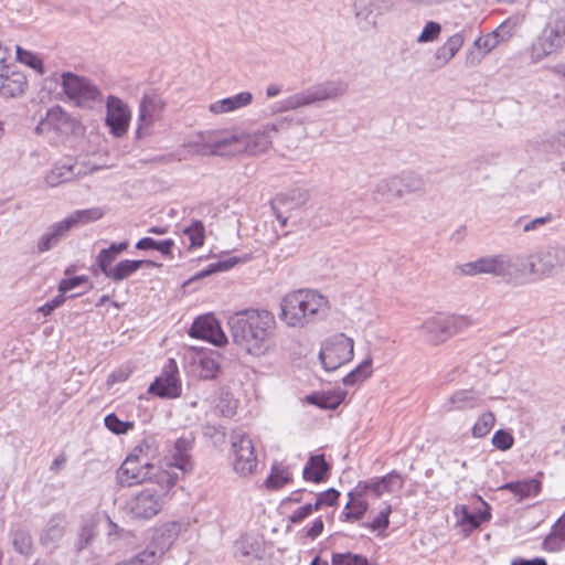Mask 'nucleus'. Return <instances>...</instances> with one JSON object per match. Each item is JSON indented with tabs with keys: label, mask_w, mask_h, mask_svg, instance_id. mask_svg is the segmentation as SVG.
<instances>
[{
	"label": "nucleus",
	"mask_w": 565,
	"mask_h": 565,
	"mask_svg": "<svg viewBox=\"0 0 565 565\" xmlns=\"http://www.w3.org/2000/svg\"><path fill=\"white\" fill-rule=\"evenodd\" d=\"M307 120V118L297 116H282L247 135L217 130L201 132L199 135L202 145L201 153L214 156L263 154L271 148L275 139L287 141L295 131L300 132L299 139L305 137L306 129L302 126Z\"/></svg>",
	"instance_id": "1"
},
{
	"label": "nucleus",
	"mask_w": 565,
	"mask_h": 565,
	"mask_svg": "<svg viewBox=\"0 0 565 565\" xmlns=\"http://www.w3.org/2000/svg\"><path fill=\"white\" fill-rule=\"evenodd\" d=\"M233 342L245 353L260 358L275 349V316L265 309H244L227 319Z\"/></svg>",
	"instance_id": "2"
},
{
	"label": "nucleus",
	"mask_w": 565,
	"mask_h": 565,
	"mask_svg": "<svg viewBox=\"0 0 565 565\" xmlns=\"http://www.w3.org/2000/svg\"><path fill=\"white\" fill-rule=\"evenodd\" d=\"M280 309L279 317L289 327H305L326 315L328 300L316 290L299 289L282 298Z\"/></svg>",
	"instance_id": "3"
},
{
	"label": "nucleus",
	"mask_w": 565,
	"mask_h": 565,
	"mask_svg": "<svg viewBox=\"0 0 565 565\" xmlns=\"http://www.w3.org/2000/svg\"><path fill=\"white\" fill-rule=\"evenodd\" d=\"M460 275L475 276L479 274H490L502 277L507 281L520 278L525 273V260L519 255H495L481 257L475 262H469L457 266Z\"/></svg>",
	"instance_id": "4"
},
{
	"label": "nucleus",
	"mask_w": 565,
	"mask_h": 565,
	"mask_svg": "<svg viewBox=\"0 0 565 565\" xmlns=\"http://www.w3.org/2000/svg\"><path fill=\"white\" fill-rule=\"evenodd\" d=\"M348 92V84L341 79L324 81L295 93L279 103L282 111L308 106L320 107L322 103L337 100Z\"/></svg>",
	"instance_id": "5"
},
{
	"label": "nucleus",
	"mask_w": 565,
	"mask_h": 565,
	"mask_svg": "<svg viewBox=\"0 0 565 565\" xmlns=\"http://www.w3.org/2000/svg\"><path fill=\"white\" fill-rule=\"evenodd\" d=\"M473 324L469 316L437 313L426 318L417 330L428 344L439 345Z\"/></svg>",
	"instance_id": "6"
},
{
	"label": "nucleus",
	"mask_w": 565,
	"mask_h": 565,
	"mask_svg": "<svg viewBox=\"0 0 565 565\" xmlns=\"http://www.w3.org/2000/svg\"><path fill=\"white\" fill-rule=\"evenodd\" d=\"M61 85L66 97L79 108L93 110L100 107L104 102L102 90L85 76L63 72Z\"/></svg>",
	"instance_id": "7"
},
{
	"label": "nucleus",
	"mask_w": 565,
	"mask_h": 565,
	"mask_svg": "<svg viewBox=\"0 0 565 565\" xmlns=\"http://www.w3.org/2000/svg\"><path fill=\"white\" fill-rule=\"evenodd\" d=\"M150 448L151 445L149 440H143L142 444L137 446L134 452L125 459L117 471V480L120 486L131 487L151 480L154 465L150 463L148 460V450H150Z\"/></svg>",
	"instance_id": "8"
},
{
	"label": "nucleus",
	"mask_w": 565,
	"mask_h": 565,
	"mask_svg": "<svg viewBox=\"0 0 565 565\" xmlns=\"http://www.w3.org/2000/svg\"><path fill=\"white\" fill-rule=\"evenodd\" d=\"M525 260V271L539 277H548L565 267V246L547 245L530 255Z\"/></svg>",
	"instance_id": "9"
},
{
	"label": "nucleus",
	"mask_w": 565,
	"mask_h": 565,
	"mask_svg": "<svg viewBox=\"0 0 565 565\" xmlns=\"http://www.w3.org/2000/svg\"><path fill=\"white\" fill-rule=\"evenodd\" d=\"M353 339L338 333L324 341L319 352V360L327 372L335 371L353 358Z\"/></svg>",
	"instance_id": "10"
},
{
	"label": "nucleus",
	"mask_w": 565,
	"mask_h": 565,
	"mask_svg": "<svg viewBox=\"0 0 565 565\" xmlns=\"http://www.w3.org/2000/svg\"><path fill=\"white\" fill-rule=\"evenodd\" d=\"M231 444L234 470L241 476L253 473L257 467V457L249 436L242 430H233Z\"/></svg>",
	"instance_id": "11"
},
{
	"label": "nucleus",
	"mask_w": 565,
	"mask_h": 565,
	"mask_svg": "<svg viewBox=\"0 0 565 565\" xmlns=\"http://www.w3.org/2000/svg\"><path fill=\"white\" fill-rule=\"evenodd\" d=\"M106 126L115 137H122L129 127L130 110L126 103L115 95H109L106 100Z\"/></svg>",
	"instance_id": "12"
},
{
	"label": "nucleus",
	"mask_w": 565,
	"mask_h": 565,
	"mask_svg": "<svg viewBox=\"0 0 565 565\" xmlns=\"http://www.w3.org/2000/svg\"><path fill=\"white\" fill-rule=\"evenodd\" d=\"M189 335L191 338L202 339L210 343L221 347L227 343V337L221 328L220 322L212 313H206L194 319Z\"/></svg>",
	"instance_id": "13"
},
{
	"label": "nucleus",
	"mask_w": 565,
	"mask_h": 565,
	"mask_svg": "<svg viewBox=\"0 0 565 565\" xmlns=\"http://www.w3.org/2000/svg\"><path fill=\"white\" fill-rule=\"evenodd\" d=\"M179 371L173 359H169L160 376L149 387L151 394L163 398H175L181 395V382L178 377Z\"/></svg>",
	"instance_id": "14"
},
{
	"label": "nucleus",
	"mask_w": 565,
	"mask_h": 565,
	"mask_svg": "<svg viewBox=\"0 0 565 565\" xmlns=\"http://www.w3.org/2000/svg\"><path fill=\"white\" fill-rule=\"evenodd\" d=\"M162 507V495L150 488L141 490L129 501V511L136 519H151Z\"/></svg>",
	"instance_id": "15"
},
{
	"label": "nucleus",
	"mask_w": 565,
	"mask_h": 565,
	"mask_svg": "<svg viewBox=\"0 0 565 565\" xmlns=\"http://www.w3.org/2000/svg\"><path fill=\"white\" fill-rule=\"evenodd\" d=\"M164 105L162 97L154 90L143 94L139 104L138 127L136 131L138 137L145 135V130L159 119Z\"/></svg>",
	"instance_id": "16"
},
{
	"label": "nucleus",
	"mask_w": 565,
	"mask_h": 565,
	"mask_svg": "<svg viewBox=\"0 0 565 565\" xmlns=\"http://www.w3.org/2000/svg\"><path fill=\"white\" fill-rule=\"evenodd\" d=\"M565 44L558 29L550 20L542 33L531 47V57L534 62L543 60L545 56L556 52Z\"/></svg>",
	"instance_id": "17"
},
{
	"label": "nucleus",
	"mask_w": 565,
	"mask_h": 565,
	"mask_svg": "<svg viewBox=\"0 0 565 565\" xmlns=\"http://www.w3.org/2000/svg\"><path fill=\"white\" fill-rule=\"evenodd\" d=\"M28 87V79L23 72L15 70L4 63L0 70V95L8 98H14L22 95Z\"/></svg>",
	"instance_id": "18"
},
{
	"label": "nucleus",
	"mask_w": 565,
	"mask_h": 565,
	"mask_svg": "<svg viewBox=\"0 0 565 565\" xmlns=\"http://www.w3.org/2000/svg\"><path fill=\"white\" fill-rule=\"evenodd\" d=\"M192 443L193 440L186 437L178 438L168 450L169 456L166 458L167 466L178 468L183 473L192 472L194 468L190 456Z\"/></svg>",
	"instance_id": "19"
},
{
	"label": "nucleus",
	"mask_w": 565,
	"mask_h": 565,
	"mask_svg": "<svg viewBox=\"0 0 565 565\" xmlns=\"http://www.w3.org/2000/svg\"><path fill=\"white\" fill-rule=\"evenodd\" d=\"M73 127V119L60 106L52 107L47 110L45 118H43L35 128L38 134L46 130H54L56 132L66 134Z\"/></svg>",
	"instance_id": "20"
},
{
	"label": "nucleus",
	"mask_w": 565,
	"mask_h": 565,
	"mask_svg": "<svg viewBox=\"0 0 565 565\" xmlns=\"http://www.w3.org/2000/svg\"><path fill=\"white\" fill-rule=\"evenodd\" d=\"M235 547V556L239 562L246 565H260L264 551L256 537L244 535L236 542Z\"/></svg>",
	"instance_id": "21"
},
{
	"label": "nucleus",
	"mask_w": 565,
	"mask_h": 565,
	"mask_svg": "<svg viewBox=\"0 0 565 565\" xmlns=\"http://www.w3.org/2000/svg\"><path fill=\"white\" fill-rule=\"evenodd\" d=\"M392 6V0H356L354 8L358 18L374 25L377 17L388 12Z\"/></svg>",
	"instance_id": "22"
},
{
	"label": "nucleus",
	"mask_w": 565,
	"mask_h": 565,
	"mask_svg": "<svg viewBox=\"0 0 565 565\" xmlns=\"http://www.w3.org/2000/svg\"><path fill=\"white\" fill-rule=\"evenodd\" d=\"M403 487V479L399 473L392 471L382 478H377L371 481H360L358 489L362 491H372L376 497H381L383 493L394 492Z\"/></svg>",
	"instance_id": "23"
},
{
	"label": "nucleus",
	"mask_w": 565,
	"mask_h": 565,
	"mask_svg": "<svg viewBox=\"0 0 565 565\" xmlns=\"http://www.w3.org/2000/svg\"><path fill=\"white\" fill-rule=\"evenodd\" d=\"M331 465L326 460L324 454L310 455L302 470L306 481L321 483L328 480Z\"/></svg>",
	"instance_id": "24"
},
{
	"label": "nucleus",
	"mask_w": 565,
	"mask_h": 565,
	"mask_svg": "<svg viewBox=\"0 0 565 565\" xmlns=\"http://www.w3.org/2000/svg\"><path fill=\"white\" fill-rule=\"evenodd\" d=\"M482 404L480 393L475 390L456 391L444 404L446 412L472 409Z\"/></svg>",
	"instance_id": "25"
},
{
	"label": "nucleus",
	"mask_w": 565,
	"mask_h": 565,
	"mask_svg": "<svg viewBox=\"0 0 565 565\" xmlns=\"http://www.w3.org/2000/svg\"><path fill=\"white\" fill-rule=\"evenodd\" d=\"M513 28L514 25L510 22V20H507L491 33L484 36H479L473 44L477 49H482L484 53L488 54L501 42L509 40L512 36Z\"/></svg>",
	"instance_id": "26"
},
{
	"label": "nucleus",
	"mask_w": 565,
	"mask_h": 565,
	"mask_svg": "<svg viewBox=\"0 0 565 565\" xmlns=\"http://www.w3.org/2000/svg\"><path fill=\"white\" fill-rule=\"evenodd\" d=\"M374 193L382 196L387 202L402 199L406 195L399 173L379 180L375 184Z\"/></svg>",
	"instance_id": "27"
},
{
	"label": "nucleus",
	"mask_w": 565,
	"mask_h": 565,
	"mask_svg": "<svg viewBox=\"0 0 565 565\" xmlns=\"http://www.w3.org/2000/svg\"><path fill=\"white\" fill-rule=\"evenodd\" d=\"M253 98L252 93L241 92L234 96L210 104L209 110L215 115L234 111L250 105Z\"/></svg>",
	"instance_id": "28"
},
{
	"label": "nucleus",
	"mask_w": 565,
	"mask_h": 565,
	"mask_svg": "<svg viewBox=\"0 0 565 565\" xmlns=\"http://www.w3.org/2000/svg\"><path fill=\"white\" fill-rule=\"evenodd\" d=\"M143 266L160 267L161 264H158L150 259H124L114 266L107 278L114 281H121Z\"/></svg>",
	"instance_id": "29"
},
{
	"label": "nucleus",
	"mask_w": 565,
	"mask_h": 565,
	"mask_svg": "<svg viewBox=\"0 0 565 565\" xmlns=\"http://www.w3.org/2000/svg\"><path fill=\"white\" fill-rule=\"evenodd\" d=\"M365 492L358 489V486L349 492V502L345 504L342 516L344 521H359L369 509V503L363 499Z\"/></svg>",
	"instance_id": "30"
},
{
	"label": "nucleus",
	"mask_w": 565,
	"mask_h": 565,
	"mask_svg": "<svg viewBox=\"0 0 565 565\" xmlns=\"http://www.w3.org/2000/svg\"><path fill=\"white\" fill-rule=\"evenodd\" d=\"M460 33L451 35L434 54V67L441 68L457 54L463 44Z\"/></svg>",
	"instance_id": "31"
},
{
	"label": "nucleus",
	"mask_w": 565,
	"mask_h": 565,
	"mask_svg": "<svg viewBox=\"0 0 565 565\" xmlns=\"http://www.w3.org/2000/svg\"><path fill=\"white\" fill-rule=\"evenodd\" d=\"M482 503L486 509L478 512L469 511L466 505H457L455 513L459 518V523L471 531L478 529L481 523L489 521L491 518L490 508L486 502Z\"/></svg>",
	"instance_id": "32"
},
{
	"label": "nucleus",
	"mask_w": 565,
	"mask_h": 565,
	"mask_svg": "<svg viewBox=\"0 0 565 565\" xmlns=\"http://www.w3.org/2000/svg\"><path fill=\"white\" fill-rule=\"evenodd\" d=\"M65 527L66 516L64 514L52 515L41 534V543L49 545L58 542L64 536Z\"/></svg>",
	"instance_id": "33"
},
{
	"label": "nucleus",
	"mask_w": 565,
	"mask_h": 565,
	"mask_svg": "<svg viewBox=\"0 0 565 565\" xmlns=\"http://www.w3.org/2000/svg\"><path fill=\"white\" fill-rule=\"evenodd\" d=\"M542 484L537 479L530 478L525 480L507 482L500 487V490H508L523 500L525 498L535 497L541 491Z\"/></svg>",
	"instance_id": "34"
},
{
	"label": "nucleus",
	"mask_w": 565,
	"mask_h": 565,
	"mask_svg": "<svg viewBox=\"0 0 565 565\" xmlns=\"http://www.w3.org/2000/svg\"><path fill=\"white\" fill-rule=\"evenodd\" d=\"M542 546L547 552H559L565 548V513L554 523Z\"/></svg>",
	"instance_id": "35"
},
{
	"label": "nucleus",
	"mask_w": 565,
	"mask_h": 565,
	"mask_svg": "<svg viewBox=\"0 0 565 565\" xmlns=\"http://www.w3.org/2000/svg\"><path fill=\"white\" fill-rule=\"evenodd\" d=\"M64 226L65 223L62 220L61 222L53 224L50 230L40 237L38 242L39 253H44L52 249L61 242L62 238L68 234V227Z\"/></svg>",
	"instance_id": "36"
},
{
	"label": "nucleus",
	"mask_w": 565,
	"mask_h": 565,
	"mask_svg": "<svg viewBox=\"0 0 565 565\" xmlns=\"http://www.w3.org/2000/svg\"><path fill=\"white\" fill-rule=\"evenodd\" d=\"M402 185H404V192L406 195L417 194L423 195L427 191L426 178L415 171H402L399 173Z\"/></svg>",
	"instance_id": "37"
},
{
	"label": "nucleus",
	"mask_w": 565,
	"mask_h": 565,
	"mask_svg": "<svg viewBox=\"0 0 565 565\" xmlns=\"http://www.w3.org/2000/svg\"><path fill=\"white\" fill-rule=\"evenodd\" d=\"M344 397L345 393L339 391L328 393H313L307 395L306 401L309 404L318 406L319 408L335 409L343 402Z\"/></svg>",
	"instance_id": "38"
},
{
	"label": "nucleus",
	"mask_w": 565,
	"mask_h": 565,
	"mask_svg": "<svg viewBox=\"0 0 565 565\" xmlns=\"http://www.w3.org/2000/svg\"><path fill=\"white\" fill-rule=\"evenodd\" d=\"M104 216V211L100 207H90L86 210H76L70 216L64 218L65 226L71 231L78 224H88L100 220Z\"/></svg>",
	"instance_id": "39"
},
{
	"label": "nucleus",
	"mask_w": 565,
	"mask_h": 565,
	"mask_svg": "<svg viewBox=\"0 0 565 565\" xmlns=\"http://www.w3.org/2000/svg\"><path fill=\"white\" fill-rule=\"evenodd\" d=\"M76 174L74 164L57 163L45 175V182L47 185L54 188L64 182L72 181Z\"/></svg>",
	"instance_id": "40"
},
{
	"label": "nucleus",
	"mask_w": 565,
	"mask_h": 565,
	"mask_svg": "<svg viewBox=\"0 0 565 565\" xmlns=\"http://www.w3.org/2000/svg\"><path fill=\"white\" fill-rule=\"evenodd\" d=\"M173 246H174V241L171 238H167L163 241H157L152 237H143V238L139 239L136 244V248L139 250L156 249L164 256H169L172 254Z\"/></svg>",
	"instance_id": "41"
},
{
	"label": "nucleus",
	"mask_w": 565,
	"mask_h": 565,
	"mask_svg": "<svg viewBox=\"0 0 565 565\" xmlns=\"http://www.w3.org/2000/svg\"><path fill=\"white\" fill-rule=\"evenodd\" d=\"M372 374V359L367 358L362 361L354 370L348 373L342 382L345 386H353L356 383L364 381Z\"/></svg>",
	"instance_id": "42"
},
{
	"label": "nucleus",
	"mask_w": 565,
	"mask_h": 565,
	"mask_svg": "<svg viewBox=\"0 0 565 565\" xmlns=\"http://www.w3.org/2000/svg\"><path fill=\"white\" fill-rule=\"evenodd\" d=\"M178 479L177 472L159 469L156 466L151 473V481L156 482L164 493L175 486Z\"/></svg>",
	"instance_id": "43"
},
{
	"label": "nucleus",
	"mask_w": 565,
	"mask_h": 565,
	"mask_svg": "<svg viewBox=\"0 0 565 565\" xmlns=\"http://www.w3.org/2000/svg\"><path fill=\"white\" fill-rule=\"evenodd\" d=\"M13 548L22 554L28 555L32 551V536L25 529L19 527L12 533Z\"/></svg>",
	"instance_id": "44"
},
{
	"label": "nucleus",
	"mask_w": 565,
	"mask_h": 565,
	"mask_svg": "<svg viewBox=\"0 0 565 565\" xmlns=\"http://www.w3.org/2000/svg\"><path fill=\"white\" fill-rule=\"evenodd\" d=\"M164 553L166 551L146 548L134 557L118 563L117 565H151L156 563Z\"/></svg>",
	"instance_id": "45"
},
{
	"label": "nucleus",
	"mask_w": 565,
	"mask_h": 565,
	"mask_svg": "<svg viewBox=\"0 0 565 565\" xmlns=\"http://www.w3.org/2000/svg\"><path fill=\"white\" fill-rule=\"evenodd\" d=\"M494 424L495 416L492 412L482 413L471 429L472 436L476 438L486 437Z\"/></svg>",
	"instance_id": "46"
},
{
	"label": "nucleus",
	"mask_w": 565,
	"mask_h": 565,
	"mask_svg": "<svg viewBox=\"0 0 565 565\" xmlns=\"http://www.w3.org/2000/svg\"><path fill=\"white\" fill-rule=\"evenodd\" d=\"M17 58L20 63L28 65L35 70L39 74H44V65L41 57L30 51L23 50L19 45L17 46Z\"/></svg>",
	"instance_id": "47"
},
{
	"label": "nucleus",
	"mask_w": 565,
	"mask_h": 565,
	"mask_svg": "<svg viewBox=\"0 0 565 565\" xmlns=\"http://www.w3.org/2000/svg\"><path fill=\"white\" fill-rule=\"evenodd\" d=\"M291 481V476L288 469L278 468L276 466L273 467L270 475L266 479L265 483L267 488L270 489H280L285 484Z\"/></svg>",
	"instance_id": "48"
},
{
	"label": "nucleus",
	"mask_w": 565,
	"mask_h": 565,
	"mask_svg": "<svg viewBox=\"0 0 565 565\" xmlns=\"http://www.w3.org/2000/svg\"><path fill=\"white\" fill-rule=\"evenodd\" d=\"M238 263L237 257H230L223 260H217L215 263L210 264L206 268L198 273L193 279H200L203 277H206L209 275H212L217 271H226L231 268H233Z\"/></svg>",
	"instance_id": "49"
},
{
	"label": "nucleus",
	"mask_w": 565,
	"mask_h": 565,
	"mask_svg": "<svg viewBox=\"0 0 565 565\" xmlns=\"http://www.w3.org/2000/svg\"><path fill=\"white\" fill-rule=\"evenodd\" d=\"M331 563L332 565H370L365 556L351 552L333 553Z\"/></svg>",
	"instance_id": "50"
},
{
	"label": "nucleus",
	"mask_w": 565,
	"mask_h": 565,
	"mask_svg": "<svg viewBox=\"0 0 565 565\" xmlns=\"http://www.w3.org/2000/svg\"><path fill=\"white\" fill-rule=\"evenodd\" d=\"M104 423L105 426L116 435L127 434L134 428L132 422L121 420L114 413L106 415Z\"/></svg>",
	"instance_id": "51"
},
{
	"label": "nucleus",
	"mask_w": 565,
	"mask_h": 565,
	"mask_svg": "<svg viewBox=\"0 0 565 565\" xmlns=\"http://www.w3.org/2000/svg\"><path fill=\"white\" fill-rule=\"evenodd\" d=\"M183 233L189 237L192 247L202 246L204 243V225L201 221H193Z\"/></svg>",
	"instance_id": "52"
},
{
	"label": "nucleus",
	"mask_w": 565,
	"mask_h": 565,
	"mask_svg": "<svg viewBox=\"0 0 565 565\" xmlns=\"http://www.w3.org/2000/svg\"><path fill=\"white\" fill-rule=\"evenodd\" d=\"M392 507L386 505L380 513L374 518L372 522L363 523L362 525L370 529L371 531H384L390 525V514Z\"/></svg>",
	"instance_id": "53"
},
{
	"label": "nucleus",
	"mask_w": 565,
	"mask_h": 565,
	"mask_svg": "<svg viewBox=\"0 0 565 565\" xmlns=\"http://www.w3.org/2000/svg\"><path fill=\"white\" fill-rule=\"evenodd\" d=\"M553 221V215L551 213L545 214L544 216L536 217L534 220L525 221V217L522 216L516 221V225H522V231L524 233L533 232L540 230L542 226L551 223Z\"/></svg>",
	"instance_id": "54"
},
{
	"label": "nucleus",
	"mask_w": 565,
	"mask_h": 565,
	"mask_svg": "<svg viewBox=\"0 0 565 565\" xmlns=\"http://www.w3.org/2000/svg\"><path fill=\"white\" fill-rule=\"evenodd\" d=\"M492 445L501 451H507L513 447L514 438L508 430L499 429L492 436Z\"/></svg>",
	"instance_id": "55"
},
{
	"label": "nucleus",
	"mask_w": 565,
	"mask_h": 565,
	"mask_svg": "<svg viewBox=\"0 0 565 565\" xmlns=\"http://www.w3.org/2000/svg\"><path fill=\"white\" fill-rule=\"evenodd\" d=\"M116 257L117 255H115L114 252L109 249V247L102 249L97 255L96 264L106 277L110 274L111 269L114 268L111 264L116 259Z\"/></svg>",
	"instance_id": "56"
},
{
	"label": "nucleus",
	"mask_w": 565,
	"mask_h": 565,
	"mask_svg": "<svg viewBox=\"0 0 565 565\" xmlns=\"http://www.w3.org/2000/svg\"><path fill=\"white\" fill-rule=\"evenodd\" d=\"M441 25L435 21H428L419 36L417 38L418 43H428L433 42L440 35Z\"/></svg>",
	"instance_id": "57"
},
{
	"label": "nucleus",
	"mask_w": 565,
	"mask_h": 565,
	"mask_svg": "<svg viewBox=\"0 0 565 565\" xmlns=\"http://www.w3.org/2000/svg\"><path fill=\"white\" fill-rule=\"evenodd\" d=\"M339 497L340 492L334 488H330L317 494L313 508H317V510H319L322 505L332 507L337 503Z\"/></svg>",
	"instance_id": "58"
},
{
	"label": "nucleus",
	"mask_w": 565,
	"mask_h": 565,
	"mask_svg": "<svg viewBox=\"0 0 565 565\" xmlns=\"http://www.w3.org/2000/svg\"><path fill=\"white\" fill-rule=\"evenodd\" d=\"M200 376L204 380H211L214 379L220 370L218 363L211 358H202L200 360Z\"/></svg>",
	"instance_id": "59"
},
{
	"label": "nucleus",
	"mask_w": 565,
	"mask_h": 565,
	"mask_svg": "<svg viewBox=\"0 0 565 565\" xmlns=\"http://www.w3.org/2000/svg\"><path fill=\"white\" fill-rule=\"evenodd\" d=\"M87 281H88V277L84 276V275L65 278L58 282L57 290H58V292H61L64 296L66 292L73 290L74 288H76L83 284H86Z\"/></svg>",
	"instance_id": "60"
},
{
	"label": "nucleus",
	"mask_w": 565,
	"mask_h": 565,
	"mask_svg": "<svg viewBox=\"0 0 565 565\" xmlns=\"http://www.w3.org/2000/svg\"><path fill=\"white\" fill-rule=\"evenodd\" d=\"M95 536V530L93 525L85 524L78 535V540L76 543V550L82 551L84 550L94 539Z\"/></svg>",
	"instance_id": "61"
},
{
	"label": "nucleus",
	"mask_w": 565,
	"mask_h": 565,
	"mask_svg": "<svg viewBox=\"0 0 565 565\" xmlns=\"http://www.w3.org/2000/svg\"><path fill=\"white\" fill-rule=\"evenodd\" d=\"M313 511H317V508H313V503H307L292 512L289 516V520L294 524H298L312 514Z\"/></svg>",
	"instance_id": "62"
},
{
	"label": "nucleus",
	"mask_w": 565,
	"mask_h": 565,
	"mask_svg": "<svg viewBox=\"0 0 565 565\" xmlns=\"http://www.w3.org/2000/svg\"><path fill=\"white\" fill-rule=\"evenodd\" d=\"M65 302V296H63L61 292L60 295L55 296L52 300L45 302L43 306L39 307L38 311L41 312L43 316L51 315L56 308L62 306Z\"/></svg>",
	"instance_id": "63"
},
{
	"label": "nucleus",
	"mask_w": 565,
	"mask_h": 565,
	"mask_svg": "<svg viewBox=\"0 0 565 565\" xmlns=\"http://www.w3.org/2000/svg\"><path fill=\"white\" fill-rule=\"evenodd\" d=\"M481 50L482 49H477V47H476V50H470L466 56V65H468V66L479 65L481 63V61L483 60V57L487 55V53H484V51L482 52Z\"/></svg>",
	"instance_id": "64"
}]
</instances>
